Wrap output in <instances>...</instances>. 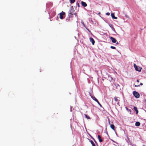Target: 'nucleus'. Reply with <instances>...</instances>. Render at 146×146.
<instances>
[{
	"label": "nucleus",
	"instance_id": "obj_20",
	"mask_svg": "<svg viewBox=\"0 0 146 146\" xmlns=\"http://www.w3.org/2000/svg\"><path fill=\"white\" fill-rule=\"evenodd\" d=\"M91 138L94 140L95 143H97L96 141L93 137H92Z\"/></svg>",
	"mask_w": 146,
	"mask_h": 146
},
{
	"label": "nucleus",
	"instance_id": "obj_21",
	"mask_svg": "<svg viewBox=\"0 0 146 146\" xmlns=\"http://www.w3.org/2000/svg\"><path fill=\"white\" fill-rule=\"evenodd\" d=\"M98 104L100 105V106H102L101 104H100V102H99V101H98V102H96Z\"/></svg>",
	"mask_w": 146,
	"mask_h": 146
},
{
	"label": "nucleus",
	"instance_id": "obj_23",
	"mask_svg": "<svg viewBox=\"0 0 146 146\" xmlns=\"http://www.w3.org/2000/svg\"><path fill=\"white\" fill-rule=\"evenodd\" d=\"M77 5L78 6V7H80V4H79V3H78L77 4Z\"/></svg>",
	"mask_w": 146,
	"mask_h": 146
},
{
	"label": "nucleus",
	"instance_id": "obj_28",
	"mask_svg": "<svg viewBox=\"0 0 146 146\" xmlns=\"http://www.w3.org/2000/svg\"><path fill=\"white\" fill-rule=\"evenodd\" d=\"M108 121H109V123L110 124V120L109 119H108Z\"/></svg>",
	"mask_w": 146,
	"mask_h": 146
},
{
	"label": "nucleus",
	"instance_id": "obj_10",
	"mask_svg": "<svg viewBox=\"0 0 146 146\" xmlns=\"http://www.w3.org/2000/svg\"><path fill=\"white\" fill-rule=\"evenodd\" d=\"M98 138L100 142H101L102 141V140L101 138V136L100 135H98Z\"/></svg>",
	"mask_w": 146,
	"mask_h": 146
},
{
	"label": "nucleus",
	"instance_id": "obj_7",
	"mask_svg": "<svg viewBox=\"0 0 146 146\" xmlns=\"http://www.w3.org/2000/svg\"><path fill=\"white\" fill-rule=\"evenodd\" d=\"M90 40L91 42L93 45H94L95 42V41L92 38H90Z\"/></svg>",
	"mask_w": 146,
	"mask_h": 146
},
{
	"label": "nucleus",
	"instance_id": "obj_27",
	"mask_svg": "<svg viewBox=\"0 0 146 146\" xmlns=\"http://www.w3.org/2000/svg\"><path fill=\"white\" fill-rule=\"evenodd\" d=\"M140 85L141 86L142 85H143V84L142 83H141L140 84Z\"/></svg>",
	"mask_w": 146,
	"mask_h": 146
},
{
	"label": "nucleus",
	"instance_id": "obj_4",
	"mask_svg": "<svg viewBox=\"0 0 146 146\" xmlns=\"http://www.w3.org/2000/svg\"><path fill=\"white\" fill-rule=\"evenodd\" d=\"M65 13L62 12V13H60L59 14L60 15V18L61 19H63V16L65 15Z\"/></svg>",
	"mask_w": 146,
	"mask_h": 146
},
{
	"label": "nucleus",
	"instance_id": "obj_25",
	"mask_svg": "<svg viewBox=\"0 0 146 146\" xmlns=\"http://www.w3.org/2000/svg\"><path fill=\"white\" fill-rule=\"evenodd\" d=\"M116 44H117V45H118L119 44V43H118V42H117L116 43Z\"/></svg>",
	"mask_w": 146,
	"mask_h": 146
},
{
	"label": "nucleus",
	"instance_id": "obj_3",
	"mask_svg": "<svg viewBox=\"0 0 146 146\" xmlns=\"http://www.w3.org/2000/svg\"><path fill=\"white\" fill-rule=\"evenodd\" d=\"M133 95L136 98H138L139 97L140 95L136 91L133 92Z\"/></svg>",
	"mask_w": 146,
	"mask_h": 146
},
{
	"label": "nucleus",
	"instance_id": "obj_8",
	"mask_svg": "<svg viewBox=\"0 0 146 146\" xmlns=\"http://www.w3.org/2000/svg\"><path fill=\"white\" fill-rule=\"evenodd\" d=\"M81 3L82 5L84 7H86L87 6V4L85 2L82 1Z\"/></svg>",
	"mask_w": 146,
	"mask_h": 146
},
{
	"label": "nucleus",
	"instance_id": "obj_1",
	"mask_svg": "<svg viewBox=\"0 0 146 146\" xmlns=\"http://www.w3.org/2000/svg\"><path fill=\"white\" fill-rule=\"evenodd\" d=\"M133 66L136 70L139 72H140L141 71L142 68L138 66L135 64H134Z\"/></svg>",
	"mask_w": 146,
	"mask_h": 146
},
{
	"label": "nucleus",
	"instance_id": "obj_2",
	"mask_svg": "<svg viewBox=\"0 0 146 146\" xmlns=\"http://www.w3.org/2000/svg\"><path fill=\"white\" fill-rule=\"evenodd\" d=\"M75 11L73 10H71L70 13L68 14V16L69 17H72V15L75 13Z\"/></svg>",
	"mask_w": 146,
	"mask_h": 146
},
{
	"label": "nucleus",
	"instance_id": "obj_6",
	"mask_svg": "<svg viewBox=\"0 0 146 146\" xmlns=\"http://www.w3.org/2000/svg\"><path fill=\"white\" fill-rule=\"evenodd\" d=\"M109 26L112 29V30L115 32L116 33L115 31V29L113 27V26L111 24H109Z\"/></svg>",
	"mask_w": 146,
	"mask_h": 146
},
{
	"label": "nucleus",
	"instance_id": "obj_11",
	"mask_svg": "<svg viewBox=\"0 0 146 146\" xmlns=\"http://www.w3.org/2000/svg\"><path fill=\"white\" fill-rule=\"evenodd\" d=\"M133 109L136 111V114H137L138 112V111L137 110V108L135 106L133 108Z\"/></svg>",
	"mask_w": 146,
	"mask_h": 146
},
{
	"label": "nucleus",
	"instance_id": "obj_19",
	"mask_svg": "<svg viewBox=\"0 0 146 146\" xmlns=\"http://www.w3.org/2000/svg\"><path fill=\"white\" fill-rule=\"evenodd\" d=\"M110 48H111L113 49H115V47L112 46H110Z\"/></svg>",
	"mask_w": 146,
	"mask_h": 146
},
{
	"label": "nucleus",
	"instance_id": "obj_22",
	"mask_svg": "<svg viewBox=\"0 0 146 146\" xmlns=\"http://www.w3.org/2000/svg\"><path fill=\"white\" fill-rule=\"evenodd\" d=\"M106 15H110V13H106Z\"/></svg>",
	"mask_w": 146,
	"mask_h": 146
},
{
	"label": "nucleus",
	"instance_id": "obj_24",
	"mask_svg": "<svg viewBox=\"0 0 146 146\" xmlns=\"http://www.w3.org/2000/svg\"><path fill=\"white\" fill-rule=\"evenodd\" d=\"M140 86L139 85H135V87H139Z\"/></svg>",
	"mask_w": 146,
	"mask_h": 146
},
{
	"label": "nucleus",
	"instance_id": "obj_14",
	"mask_svg": "<svg viewBox=\"0 0 146 146\" xmlns=\"http://www.w3.org/2000/svg\"><path fill=\"white\" fill-rule=\"evenodd\" d=\"M111 128L113 130H114L115 126L113 124H111L110 125Z\"/></svg>",
	"mask_w": 146,
	"mask_h": 146
},
{
	"label": "nucleus",
	"instance_id": "obj_15",
	"mask_svg": "<svg viewBox=\"0 0 146 146\" xmlns=\"http://www.w3.org/2000/svg\"><path fill=\"white\" fill-rule=\"evenodd\" d=\"M84 115L85 116V117L87 119H90V117L89 116H88L87 115H86L85 114H84Z\"/></svg>",
	"mask_w": 146,
	"mask_h": 146
},
{
	"label": "nucleus",
	"instance_id": "obj_13",
	"mask_svg": "<svg viewBox=\"0 0 146 146\" xmlns=\"http://www.w3.org/2000/svg\"><path fill=\"white\" fill-rule=\"evenodd\" d=\"M92 99L94 100H95L96 102H98V100L94 96H92Z\"/></svg>",
	"mask_w": 146,
	"mask_h": 146
},
{
	"label": "nucleus",
	"instance_id": "obj_18",
	"mask_svg": "<svg viewBox=\"0 0 146 146\" xmlns=\"http://www.w3.org/2000/svg\"><path fill=\"white\" fill-rule=\"evenodd\" d=\"M75 1V0H70V3H74Z\"/></svg>",
	"mask_w": 146,
	"mask_h": 146
},
{
	"label": "nucleus",
	"instance_id": "obj_12",
	"mask_svg": "<svg viewBox=\"0 0 146 146\" xmlns=\"http://www.w3.org/2000/svg\"><path fill=\"white\" fill-rule=\"evenodd\" d=\"M140 125V123L139 122H136L135 123V125L136 126H139Z\"/></svg>",
	"mask_w": 146,
	"mask_h": 146
},
{
	"label": "nucleus",
	"instance_id": "obj_5",
	"mask_svg": "<svg viewBox=\"0 0 146 146\" xmlns=\"http://www.w3.org/2000/svg\"><path fill=\"white\" fill-rule=\"evenodd\" d=\"M110 38L113 43H115L117 42V40L116 39L112 37L111 36L110 37Z\"/></svg>",
	"mask_w": 146,
	"mask_h": 146
},
{
	"label": "nucleus",
	"instance_id": "obj_16",
	"mask_svg": "<svg viewBox=\"0 0 146 146\" xmlns=\"http://www.w3.org/2000/svg\"><path fill=\"white\" fill-rule=\"evenodd\" d=\"M90 141L92 146H96L95 144L94 143L93 141L92 140H91Z\"/></svg>",
	"mask_w": 146,
	"mask_h": 146
},
{
	"label": "nucleus",
	"instance_id": "obj_17",
	"mask_svg": "<svg viewBox=\"0 0 146 146\" xmlns=\"http://www.w3.org/2000/svg\"><path fill=\"white\" fill-rule=\"evenodd\" d=\"M114 100L115 102H117L118 101V97H114Z\"/></svg>",
	"mask_w": 146,
	"mask_h": 146
},
{
	"label": "nucleus",
	"instance_id": "obj_9",
	"mask_svg": "<svg viewBox=\"0 0 146 146\" xmlns=\"http://www.w3.org/2000/svg\"><path fill=\"white\" fill-rule=\"evenodd\" d=\"M111 16L113 19H117V18L115 16L114 14V13H112L111 14Z\"/></svg>",
	"mask_w": 146,
	"mask_h": 146
},
{
	"label": "nucleus",
	"instance_id": "obj_26",
	"mask_svg": "<svg viewBox=\"0 0 146 146\" xmlns=\"http://www.w3.org/2000/svg\"><path fill=\"white\" fill-rule=\"evenodd\" d=\"M137 82H139V80H137Z\"/></svg>",
	"mask_w": 146,
	"mask_h": 146
}]
</instances>
